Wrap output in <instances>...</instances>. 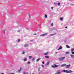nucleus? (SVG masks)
<instances>
[{
	"label": "nucleus",
	"mask_w": 74,
	"mask_h": 74,
	"mask_svg": "<svg viewBox=\"0 0 74 74\" xmlns=\"http://www.w3.org/2000/svg\"><path fill=\"white\" fill-rule=\"evenodd\" d=\"M62 49V47L60 46L58 49V50H59V49Z\"/></svg>",
	"instance_id": "15"
},
{
	"label": "nucleus",
	"mask_w": 74,
	"mask_h": 74,
	"mask_svg": "<svg viewBox=\"0 0 74 74\" xmlns=\"http://www.w3.org/2000/svg\"><path fill=\"white\" fill-rule=\"evenodd\" d=\"M57 73L58 74H60V71L59 70L58 71H57Z\"/></svg>",
	"instance_id": "10"
},
{
	"label": "nucleus",
	"mask_w": 74,
	"mask_h": 74,
	"mask_svg": "<svg viewBox=\"0 0 74 74\" xmlns=\"http://www.w3.org/2000/svg\"><path fill=\"white\" fill-rule=\"evenodd\" d=\"M40 71V68H38V71Z\"/></svg>",
	"instance_id": "34"
},
{
	"label": "nucleus",
	"mask_w": 74,
	"mask_h": 74,
	"mask_svg": "<svg viewBox=\"0 0 74 74\" xmlns=\"http://www.w3.org/2000/svg\"><path fill=\"white\" fill-rule=\"evenodd\" d=\"M65 53H66V54H69V52H66Z\"/></svg>",
	"instance_id": "23"
},
{
	"label": "nucleus",
	"mask_w": 74,
	"mask_h": 74,
	"mask_svg": "<svg viewBox=\"0 0 74 74\" xmlns=\"http://www.w3.org/2000/svg\"><path fill=\"white\" fill-rule=\"evenodd\" d=\"M29 46V45H26V44H25V45L24 46V47L25 48H26V47H28Z\"/></svg>",
	"instance_id": "8"
},
{
	"label": "nucleus",
	"mask_w": 74,
	"mask_h": 74,
	"mask_svg": "<svg viewBox=\"0 0 74 74\" xmlns=\"http://www.w3.org/2000/svg\"><path fill=\"white\" fill-rule=\"evenodd\" d=\"M40 59H41V58H39L37 60H36V62H38L39 61V60H40Z\"/></svg>",
	"instance_id": "7"
},
{
	"label": "nucleus",
	"mask_w": 74,
	"mask_h": 74,
	"mask_svg": "<svg viewBox=\"0 0 74 74\" xmlns=\"http://www.w3.org/2000/svg\"><path fill=\"white\" fill-rule=\"evenodd\" d=\"M56 34V33L53 34H50V36H53V35H55V34Z\"/></svg>",
	"instance_id": "11"
},
{
	"label": "nucleus",
	"mask_w": 74,
	"mask_h": 74,
	"mask_svg": "<svg viewBox=\"0 0 74 74\" xmlns=\"http://www.w3.org/2000/svg\"><path fill=\"white\" fill-rule=\"evenodd\" d=\"M49 63V61H48L47 62V63L46 64V66H47V65H48Z\"/></svg>",
	"instance_id": "9"
},
{
	"label": "nucleus",
	"mask_w": 74,
	"mask_h": 74,
	"mask_svg": "<svg viewBox=\"0 0 74 74\" xmlns=\"http://www.w3.org/2000/svg\"><path fill=\"white\" fill-rule=\"evenodd\" d=\"M27 64H30V62H27Z\"/></svg>",
	"instance_id": "30"
},
{
	"label": "nucleus",
	"mask_w": 74,
	"mask_h": 74,
	"mask_svg": "<svg viewBox=\"0 0 74 74\" xmlns=\"http://www.w3.org/2000/svg\"><path fill=\"white\" fill-rule=\"evenodd\" d=\"M62 72H66V73H72L73 71H68L63 70L62 71Z\"/></svg>",
	"instance_id": "1"
},
{
	"label": "nucleus",
	"mask_w": 74,
	"mask_h": 74,
	"mask_svg": "<svg viewBox=\"0 0 74 74\" xmlns=\"http://www.w3.org/2000/svg\"><path fill=\"white\" fill-rule=\"evenodd\" d=\"M65 42H66V41H64Z\"/></svg>",
	"instance_id": "44"
},
{
	"label": "nucleus",
	"mask_w": 74,
	"mask_h": 74,
	"mask_svg": "<svg viewBox=\"0 0 74 74\" xmlns=\"http://www.w3.org/2000/svg\"><path fill=\"white\" fill-rule=\"evenodd\" d=\"M70 64L67 65L66 66V68H69L70 67Z\"/></svg>",
	"instance_id": "5"
},
{
	"label": "nucleus",
	"mask_w": 74,
	"mask_h": 74,
	"mask_svg": "<svg viewBox=\"0 0 74 74\" xmlns=\"http://www.w3.org/2000/svg\"><path fill=\"white\" fill-rule=\"evenodd\" d=\"M60 20H61V21H63V18H62V17L60 18Z\"/></svg>",
	"instance_id": "19"
},
{
	"label": "nucleus",
	"mask_w": 74,
	"mask_h": 74,
	"mask_svg": "<svg viewBox=\"0 0 74 74\" xmlns=\"http://www.w3.org/2000/svg\"><path fill=\"white\" fill-rule=\"evenodd\" d=\"M65 28H67V27L66 26V27H65Z\"/></svg>",
	"instance_id": "38"
},
{
	"label": "nucleus",
	"mask_w": 74,
	"mask_h": 74,
	"mask_svg": "<svg viewBox=\"0 0 74 74\" xmlns=\"http://www.w3.org/2000/svg\"><path fill=\"white\" fill-rule=\"evenodd\" d=\"M24 61H27V59L26 58H25L24 59Z\"/></svg>",
	"instance_id": "22"
},
{
	"label": "nucleus",
	"mask_w": 74,
	"mask_h": 74,
	"mask_svg": "<svg viewBox=\"0 0 74 74\" xmlns=\"http://www.w3.org/2000/svg\"><path fill=\"white\" fill-rule=\"evenodd\" d=\"M22 70V68L21 67L20 69L18 70V72L19 73V72H21V70Z\"/></svg>",
	"instance_id": "13"
},
{
	"label": "nucleus",
	"mask_w": 74,
	"mask_h": 74,
	"mask_svg": "<svg viewBox=\"0 0 74 74\" xmlns=\"http://www.w3.org/2000/svg\"><path fill=\"white\" fill-rule=\"evenodd\" d=\"M47 34H48V33H46L40 35V36H47Z\"/></svg>",
	"instance_id": "4"
},
{
	"label": "nucleus",
	"mask_w": 74,
	"mask_h": 74,
	"mask_svg": "<svg viewBox=\"0 0 74 74\" xmlns=\"http://www.w3.org/2000/svg\"><path fill=\"white\" fill-rule=\"evenodd\" d=\"M72 54H74V51H72Z\"/></svg>",
	"instance_id": "32"
},
{
	"label": "nucleus",
	"mask_w": 74,
	"mask_h": 74,
	"mask_svg": "<svg viewBox=\"0 0 74 74\" xmlns=\"http://www.w3.org/2000/svg\"><path fill=\"white\" fill-rule=\"evenodd\" d=\"M34 73H33L32 74H34Z\"/></svg>",
	"instance_id": "46"
},
{
	"label": "nucleus",
	"mask_w": 74,
	"mask_h": 74,
	"mask_svg": "<svg viewBox=\"0 0 74 74\" xmlns=\"http://www.w3.org/2000/svg\"><path fill=\"white\" fill-rule=\"evenodd\" d=\"M45 58H47V59H49V56H45Z\"/></svg>",
	"instance_id": "20"
},
{
	"label": "nucleus",
	"mask_w": 74,
	"mask_h": 74,
	"mask_svg": "<svg viewBox=\"0 0 74 74\" xmlns=\"http://www.w3.org/2000/svg\"><path fill=\"white\" fill-rule=\"evenodd\" d=\"M26 74H28V73H26Z\"/></svg>",
	"instance_id": "42"
},
{
	"label": "nucleus",
	"mask_w": 74,
	"mask_h": 74,
	"mask_svg": "<svg viewBox=\"0 0 74 74\" xmlns=\"http://www.w3.org/2000/svg\"><path fill=\"white\" fill-rule=\"evenodd\" d=\"M10 74H15V73H10Z\"/></svg>",
	"instance_id": "37"
},
{
	"label": "nucleus",
	"mask_w": 74,
	"mask_h": 74,
	"mask_svg": "<svg viewBox=\"0 0 74 74\" xmlns=\"http://www.w3.org/2000/svg\"><path fill=\"white\" fill-rule=\"evenodd\" d=\"M32 60L33 62V61L34 60V58H32Z\"/></svg>",
	"instance_id": "29"
},
{
	"label": "nucleus",
	"mask_w": 74,
	"mask_h": 74,
	"mask_svg": "<svg viewBox=\"0 0 74 74\" xmlns=\"http://www.w3.org/2000/svg\"><path fill=\"white\" fill-rule=\"evenodd\" d=\"M1 74H4V73H2Z\"/></svg>",
	"instance_id": "41"
},
{
	"label": "nucleus",
	"mask_w": 74,
	"mask_h": 74,
	"mask_svg": "<svg viewBox=\"0 0 74 74\" xmlns=\"http://www.w3.org/2000/svg\"><path fill=\"white\" fill-rule=\"evenodd\" d=\"M30 41H33V40H30Z\"/></svg>",
	"instance_id": "43"
},
{
	"label": "nucleus",
	"mask_w": 74,
	"mask_h": 74,
	"mask_svg": "<svg viewBox=\"0 0 74 74\" xmlns=\"http://www.w3.org/2000/svg\"><path fill=\"white\" fill-rule=\"evenodd\" d=\"M48 53H45L44 54V55H47V54Z\"/></svg>",
	"instance_id": "18"
},
{
	"label": "nucleus",
	"mask_w": 74,
	"mask_h": 74,
	"mask_svg": "<svg viewBox=\"0 0 74 74\" xmlns=\"http://www.w3.org/2000/svg\"><path fill=\"white\" fill-rule=\"evenodd\" d=\"M60 3L59 2L58 3V6H60Z\"/></svg>",
	"instance_id": "21"
},
{
	"label": "nucleus",
	"mask_w": 74,
	"mask_h": 74,
	"mask_svg": "<svg viewBox=\"0 0 74 74\" xmlns=\"http://www.w3.org/2000/svg\"><path fill=\"white\" fill-rule=\"evenodd\" d=\"M20 41V39H18V42H19Z\"/></svg>",
	"instance_id": "31"
},
{
	"label": "nucleus",
	"mask_w": 74,
	"mask_h": 74,
	"mask_svg": "<svg viewBox=\"0 0 74 74\" xmlns=\"http://www.w3.org/2000/svg\"><path fill=\"white\" fill-rule=\"evenodd\" d=\"M29 17H30V16H29Z\"/></svg>",
	"instance_id": "45"
},
{
	"label": "nucleus",
	"mask_w": 74,
	"mask_h": 74,
	"mask_svg": "<svg viewBox=\"0 0 74 74\" xmlns=\"http://www.w3.org/2000/svg\"><path fill=\"white\" fill-rule=\"evenodd\" d=\"M24 74H26V73L24 72V73H23Z\"/></svg>",
	"instance_id": "36"
},
{
	"label": "nucleus",
	"mask_w": 74,
	"mask_h": 74,
	"mask_svg": "<svg viewBox=\"0 0 74 74\" xmlns=\"http://www.w3.org/2000/svg\"><path fill=\"white\" fill-rule=\"evenodd\" d=\"M51 26H53V23H52L51 24Z\"/></svg>",
	"instance_id": "24"
},
{
	"label": "nucleus",
	"mask_w": 74,
	"mask_h": 74,
	"mask_svg": "<svg viewBox=\"0 0 74 74\" xmlns=\"http://www.w3.org/2000/svg\"><path fill=\"white\" fill-rule=\"evenodd\" d=\"M34 35H35V36H36L37 35V34L36 33H34Z\"/></svg>",
	"instance_id": "27"
},
{
	"label": "nucleus",
	"mask_w": 74,
	"mask_h": 74,
	"mask_svg": "<svg viewBox=\"0 0 74 74\" xmlns=\"http://www.w3.org/2000/svg\"><path fill=\"white\" fill-rule=\"evenodd\" d=\"M55 53H58V52H55Z\"/></svg>",
	"instance_id": "40"
},
{
	"label": "nucleus",
	"mask_w": 74,
	"mask_h": 74,
	"mask_svg": "<svg viewBox=\"0 0 74 74\" xmlns=\"http://www.w3.org/2000/svg\"><path fill=\"white\" fill-rule=\"evenodd\" d=\"M51 9H52V10H53V7H51Z\"/></svg>",
	"instance_id": "33"
},
{
	"label": "nucleus",
	"mask_w": 74,
	"mask_h": 74,
	"mask_svg": "<svg viewBox=\"0 0 74 74\" xmlns=\"http://www.w3.org/2000/svg\"><path fill=\"white\" fill-rule=\"evenodd\" d=\"M22 54H23V55H24V54H25V52L23 51V52H22Z\"/></svg>",
	"instance_id": "26"
},
{
	"label": "nucleus",
	"mask_w": 74,
	"mask_h": 74,
	"mask_svg": "<svg viewBox=\"0 0 74 74\" xmlns=\"http://www.w3.org/2000/svg\"><path fill=\"white\" fill-rule=\"evenodd\" d=\"M74 51V49L73 48V49H71V52H73V51Z\"/></svg>",
	"instance_id": "16"
},
{
	"label": "nucleus",
	"mask_w": 74,
	"mask_h": 74,
	"mask_svg": "<svg viewBox=\"0 0 74 74\" xmlns=\"http://www.w3.org/2000/svg\"><path fill=\"white\" fill-rule=\"evenodd\" d=\"M45 18H47V15L46 14H45Z\"/></svg>",
	"instance_id": "17"
},
{
	"label": "nucleus",
	"mask_w": 74,
	"mask_h": 74,
	"mask_svg": "<svg viewBox=\"0 0 74 74\" xmlns=\"http://www.w3.org/2000/svg\"><path fill=\"white\" fill-rule=\"evenodd\" d=\"M19 32H20V30L19 31Z\"/></svg>",
	"instance_id": "47"
},
{
	"label": "nucleus",
	"mask_w": 74,
	"mask_h": 74,
	"mask_svg": "<svg viewBox=\"0 0 74 74\" xmlns=\"http://www.w3.org/2000/svg\"><path fill=\"white\" fill-rule=\"evenodd\" d=\"M42 63L43 64H44V61H43V62H42Z\"/></svg>",
	"instance_id": "35"
},
{
	"label": "nucleus",
	"mask_w": 74,
	"mask_h": 74,
	"mask_svg": "<svg viewBox=\"0 0 74 74\" xmlns=\"http://www.w3.org/2000/svg\"><path fill=\"white\" fill-rule=\"evenodd\" d=\"M54 4L55 5H56V3H54Z\"/></svg>",
	"instance_id": "39"
},
{
	"label": "nucleus",
	"mask_w": 74,
	"mask_h": 74,
	"mask_svg": "<svg viewBox=\"0 0 74 74\" xmlns=\"http://www.w3.org/2000/svg\"><path fill=\"white\" fill-rule=\"evenodd\" d=\"M64 59H65V57H62L61 58H58L61 61L63 60Z\"/></svg>",
	"instance_id": "3"
},
{
	"label": "nucleus",
	"mask_w": 74,
	"mask_h": 74,
	"mask_svg": "<svg viewBox=\"0 0 74 74\" xmlns=\"http://www.w3.org/2000/svg\"><path fill=\"white\" fill-rule=\"evenodd\" d=\"M42 67H44V65H42Z\"/></svg>",
	"instance_id": "28"
},
{
	"label": "nucleus",
	"mask_w": 74,
	"mask_h": 74,
	"mask_svg": "<svg viewBox=\"0 0 74 74\" xmlns=\"http://www.w3.org/2000/svg\"><path fill=\"white\" fill-rule=\"evenodd\" d=\"M66 47L67 48H70V46H68V45H66Z\"/></svg>",
	"instance_id": "12"
},
{
	"label": "nucleus",
	"mask_w": 74,
	"mask_h": 74,
	"mask_svg": "<svg viewBox=\"0 0 74 74\" xmlns=\"http://www.w3.org/2000/svg\"><path fill=\"white\" fill-rule=\"evenodd\" d=\"M58 66H59V65H56V64H54V66H53V65H52L51 66V67L53 68H55L58 67Z\"/></svg>",
	"instance_id": "2"
},
{
	"label": "nucleus",
	"mask_w": 74,
	"mask_h": 74,
	"mask_svg": "<svg viewBox=\"0 0 74 74\" xmlns=\"http://www.w3.org/2000/svg\"><path fill=\"white\" fill-rule=\"evenodd\" d=\"M70 56H71V58H74V55H71Z\"/></svg>",
	"instance_id": "14"
},
{
	"label": "nucleus",
	"mask_w": 74,
	"mask_h": 74,
	"mask_svg": "<svg viewBox=\"0 0 74 74\" xmlns=\"http://www.w3.org/2000/svg\"><path fill=\"white\" fill-rule=\"evenodd\" d=\"M32 58V56H29V58L31 59Z\"/></svg>",
	"instance_id": "25"
},
{
	"label": "nucleus",
	"mask_w": 74,
	"mask_h": 74,
	"mask_svg": "<svg viewBox=\"0 0 74 74\" xmlns=\"http://www.w3.org/2000/svg\"><path fill=\"white\" fill-rule=\"evenodd\" d=\"M66 66V64H64L61 65V67H64Z\"/></svg>",
	"instance_id": "6"
}]
</instances>
